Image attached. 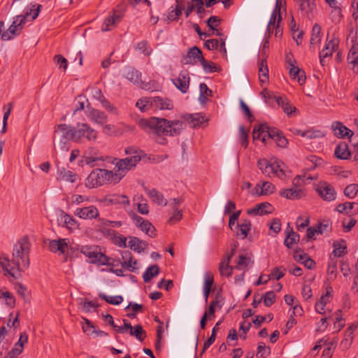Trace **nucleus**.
<instances>
[{
    "mask_svg": "<svg viewBox=\"0 0 358 358\" xmlns=\"http://www.w3.org/2000/svg\"><path fill=\"white\" fill-rule=\"evenodd\" d=\"M28 341V336L26 333H22L20 336L18 341L15 344L14 348L9 352V355H13V356H17L20 355L24 348V343H27Z\"/></svg>",
    "mask_w": 358,
    "mask_h": 358,
    "instance_id": "31",
    "label": "nucleus"
},
{
    "mask_svg": "<svg viewBox=\"0 0 358 358\" xmlns=\"http://www.w3.org/2000/svg\"><path fill=\"white\" fill-rule=\"evenodd\" d=\"M30 249L31 243L29 238L26 236L21 238L13 247L11 260L8 256L0 257V265L3 270L16 278L13 271L16 269L20 273L29 266Z\"/></svg>",
    "mask_w": 358,
    "mask_h": 358,
    "instance_id": "2",
    "label": "nucleus"
},
{
    "mask_svg": "<svg viewBox=\"0 0 358 358\" xmlns=\"http://www.w3.org/2000/svg\"><path fill=\"white\" fill-rule=\"evenodd\" d=\"M334 247V251L333 254L334 256L340 257L346 252V244L344 241H342L341 242L336 241L333 244Z\"/></svg>",
    "mask_w": 358,
    "mask_h": 358,
    "instance_id": "44",
    "label": "nucleus"
},
{
    "mask_svg": "<svg viewBox=\"0 0 358 358\" xmlns=\"http://www.w3.org/2000/svg\"><path fill=\"white\" fill-rule=\"evenodd\" d=\"M200 96L199 100L201 103H204L207 96H212V91L210 90L205 83H201L199 85Z\"/></svg>",
    "mask_w": 358,
    "mask_h": 358,
    "instance_id": "51",
    "label": "nucleus"
},
{
    "mask_svg": "<svg viewBox=\"0 0 358 358\" xmlns=\"http://www.w3.org/2000/svg\"><path fill=\"white\" fill-rule=\"evenodd\" d=\"M270 354V348L265 343H260L257 348V358H265Z\"/></svg>",
    "mask_w": 358,
    "mask_h": 358,
    "instance_id": "55",
    "label": "nucleus"
},
{
    "mask_svg": "<svg viewBox=\"0 0 358 358\" xmlns=\"http://www.w3.org/2000/svg\"><path fill=\"white\" fill-rule=\"evenodd\" d=\"M173 214L170 218L168 220V223L170 224H173L176 222L180 221L182 217V212L178 208L173 209Z\"/></svg>",
    "mask_w": 358,
    "mask_h": 358,
    "instance_id": "58",
    "label": "nucleus"
},
{
    "mask_svg": "<svg viewBox=\"0 0 358 358\" xmlns=\"http://www.w3.org/2000/svg\"><path fill=\"white\" fill-rule=\"evenodd\" d=\"M122 16L120 14H117L115 12L113 13L112 15L108 16L104 20L101 30L103 31H107L112 29V27H115V24L120 21Z\"/></svg>",
    "mask_w": 358,
    "mask_h": 358,
    "instance_id": "30",
    "label": "nucleus"
},
{
    "mask_svg": "<svg viewBox=\"0 0 358 358\" xmlns=\"http://www.w3.org/2000/svg\"><path fill=\"white\" fill-rule=\"evenodd\" d=\"M74 215L83 220H92L99 217V211L95 206L90 205L76 208Z\"/></svg>",
    "mask_w": 358,
    "mask_h": 358,
    "instance_id": "9",
    "label": "nucleus"
},
{
    "mask_svg": "<svg viewBox=\"0 0 358 358\" xmlns=\"http://www.w3.org/2000/svg\"><path fill=\"white\" fill-rule=\"evenodd\" d=\"M317 192L324 201H331L336 199V193L334 187L326 182L320 183Z\"/></svg>",
    "mask_w": 358,
    "mask_h": 358,
    "instance_id": "12",
    "label": "nucleus"
},
{
    "mask_svg": "<svg viewBox=\"0 0 358 358\" xmlns=\"http://www.w3.org/2000/svg\"><path fill=\"white\" fill-rule=\"evenodd\" d=\"M45 243L48 245V250L51 252L59 253V255H64L69 250V239H47L45 241Z\"/></svg>",
    "mask_w": 358,
    "mask_h": 358,
    "instance_id": "8",
    "label": "nucleus"
},
{
    "mask_svg": "<svg viewBox=\"0 0 358 358\" xmlns=\"http://www.w3.org/2000/svg\"><path fill=\"white\" fill-rule=\"evenodd\" d=\"M159 273V268L157 265L155 264L148 267L143 275V278L145 282H148L153 277L157 276Z\"/></svg>",
    "mask_w": 358,
    "mask_h": 358,
    "instance_id": "38",
    "label": "nucleus"
},
{
    "mask_svg": "<svg viewBox=\"0 0 358 358\" xmlns=\"http://www.w3.org/2000/svg\"><path fill=\"white\" fill-rule=\"evenodd\" d=\"M331 128L334 132V134L340 138H351L354 134V132L352 130L346 127L340 122H333Z\"/></svg>",
    "mask_w": 358,
    "mask_h": 358,
    "instance_id": "19",
    "label": "nucleus"
},
{
    "mask_svg": "<svg viewBox=\"0 0 358 358\" xmlns=\"http://www.w3.org/2000/svg\"><path fill=\"white\" fill-rule=\"evenodd\" d=\"M60 220L63 222V227H65L70 231H74L78 229V221L71 215L67 214L64 210L60 211Z\"/></svg>",
    "mask_w": 358,
    "mask_h": 358,
    "instance_id": "21",
    "label": "nucleus"
},
{
    "mask_svg": "<svg viewBox=\"0 0 358 358\" xmlns=\"http://www.w3.org/2000/svg\"><path fill=\"white\" fill-rule=\"evenodd\" d=\"M138 229L150 237H155L156 236L155 228L148 220H145Z\"/></svg>",
    "mask_w": 358,
    "mask_h": 358,
    "instance_id": "46",
    "label": "nucleus"
},
{
    "mask_svg": "<svg viewBox=\"0 0 358 358\" xmlns=\"http://www.w3.org/2000/svg\"><path fill=\"white\" fill-rule=\"evenodd\" d=\"M150 105L152 109L155 110H171L173 107L169 99L160 96L151 97Z\"/></svg>",
    "mask_w": 358,
    "mask_h": 358,
    "instance_id": "14",
    "label": "nucleus"
},
{
    "mask_svg": "<svg viewBox=\"0 0 358 358\" xmlns=\"http://www.w3.org/2000/svg\"><path fill=\"white\" fill-rule=\"evenodd\" d=\"M177 4L175 8H173L168 15V19L171 21L178 20L179 17L182 14V10L185 8V1L180 2L178 0H176Z\"/></svg>",
    "mask_w": 358,
    "mask_h": 358,
    "instance_id": "36",
    "label": "nucleus"
},
{
    "mask_svg": "<svg viewBox=\"0 0 358 358\" xmlns=\"http://www.w3.org/2000/svg\"><path fill=\"white\" fill-rule=\"evenodd\" d=\"M74 142L81 143L86 139L89 141H96L97 132L87 123H78L74 127Z\"/></svg>",
    "mask_w": 358,
    "mask_h": 358,
    "instance_id": "5",
    "label": "nucleus"
},
{
    "mask_svg": "<svg viewBox=\"0 0 358 358\" xmlns=\"http://www.w3.org/2000/svg\"><path fill=\"white\" fill-rule=\"evenodd\" d=\"M138 124L145 132L156 135L155 141L161 145L166 143V138L162 136H178L186 127V123L183 121L167 120L155 117L141 119L138 121Z\"/></svg>",
    "mask_w": 358,
    "mask_h": 358,
    "instance_id": "1",
    "label": "nucleus"
},
{
    "mask_svg": "<svg viewBox=\"0 0 358 358\" xmlns=\"http://www.w3.org/2000/svg\"><path fill=\"white\" fill-rule=\"evenodd\" d=\"M287 234L284 243L288 248H291L294 243L299 241V236L296 233L294 232L292 229H290V231L287 229Z\"/></svg>",
    "mask_w": 358,
    "mask_h": 358,
    "instance_id": "41",
    "label": "nucleus"
},
{
    "mask_svg": "<svg viewBox=\"0 0 358 358\" xmlns=\"http://www.w3.org/2000/svg\"><path fill=\"white\" fill-rule=\"evenodd\" d=\"M122 257L124 262L122 263V266L130 271H134L137 268V261L133 260L132 255L129 251H124L122 254Z\"/></svg>",
    "mask_w": 358,
    "mask_h": 358,
    "instance_id": "27",
    "label": "nucleus"
},
{
    "mask_svg": "<svg viewBox=\"0 0 358 358\" xmlns=\"http://www.w3.org/2000/svg\"><path fill=\"white\" fill-rule=\"evenodd\" d=\"M193 127L201 125L205 121V117L201 113H196L189 116Z\"/></svg>",
    "mask_w": 358,
    "mask_h": 358,
    "instance_id": "56",
    "label": "nucleus"
},
{
    "mask_svg": "<svg viewBox=\"0 0 358 358\" xmlns=\"http://www.w3.org/2000/svg\"><path fill=\"white\" fill-rule=\"evenodd\" d=\"M88 118L99 124H103L107 122L108 117L105 113L94 108H89L87 111Z\"/></svg>",
    "mask_w": 358,
    "mask_h": 358,
    "instance_id": "20",
    "label": "nucleus"
},
{
    "mask_svg": "<svg viewBox=\"0 0 358 358\" xmlns=\"http://www.w3.org/2000/svg\"><path fill=\"white\" fill-rule=\"evenodd\" d=\"M85 324L83 325V330L87 335L93 334L95 331V326L87 319L83 318Z\"/></svg>",
    "mask_w": 358,
    "mask_h": 358,
    "instance_id": "60",
    "label": "nucleus"
},
{
    "mask_svg": "<svg viewBox=\"0 0 358 358\" xmlns=\"http://www.w3.org/2000/svg\"><path fill=\"white\" fill-rule=\"evenodd\" d=\"M294 1L308 17H310L316 9L315 0H294Z\"/></svg>",
    "mask_w": 358,
    "mask_h": 358,
    "instance_id": "18",
    "label": "nucleus"
},
{
    "mask_svg": "<svg viewBox=\"0 0 358 358\" xmlns=\"http://www.w3.org/2000/svg\"><path fill=\"white\" fill-rule=\"evenodd\" d=\"M334 155L338 159H348L350 156L348 144L345 142L338 144L335 148Z\"/></svg>",
    "mask_w": 358,
    "mask_h": 358,
    "instance_id": "33",
    "label": "nucleus"
},
{
    "mask_svg": "<svg viewBox=\"0 0 358 358\" xmlns=\"http://www.w3.org/2000/svg\"><path fill=\"white\" fill-rule=\"evenodd\" d=\"M358 192V185L350 184L348 185L344 189V194L349 199H353Z\"/></svg>",
    "mask_w": 358,
    "mask_h": 358,
    "instance_id": "52",
    "label": "nucleus"
},
{
    "mask_svg": "<svg viewBox=\"0 0 358 358\" xmlns=\"http://www.w3.org/2000/svg\"><path fill=\"white\" fill-rule=\"evenodd\" d=\"M80 252L90 259L92 263H99L101 265H108L109 258L101 252H97L92 246H83Z\"/></svg>",
    "mask_w": 358,
    "mask_h": 358,
    "instance_id": "7",
    "label": "nucleus"
},
{
    "mask_svg": "<svg viewBox=\"0 0 358 358\" xmlns=\"http://www.w3.org/2000/svg\"><path fill=\"white\" fill-rule=\"evenodd\" d=\"M99 296L107 303L112 305H119L123 301V297L120 295L111 296L101 293L99 294Z\"/></svg>",
    "mask_w": 358,
    "mask_h": 358,
    "instance_id": "47",
    "label": "nucleus"
},
{
    "mask_svg": "<svg viewBox=\"0 0 358 358\" xmlns=\"http://www.w3.org/2000/svg\"><path fill=\"white\" fill-rule=\"evenodd\" d=\"M144 189L152 202L159 206L167 205L166 199L164 197L163 194L156 189L153 188L149 189L147 187H145Z\"/></svg>",
    "mask_w": 358,
    "mask_h": 358,
    "instance_id": "23",
    "label": "nucleus"
},
{
    "mask_svg": "<svg viewBox=\"0 0 358 358\" xmlns=\"http://www.w3.org/2000/svg\"><path fill=\"white\" fill-rule=\"evenodd\" d=\"M197 62H204L201 50L196 46L189 49L186 55L182 56V62L184 64L194 65Z\"/></svg>",
    "mask_w": 358,
    "mask_h": 358,
    "instance_id": "11",
    "label": "nucleus"
},
{
    "mask_svg": "<svg viewBox=\"0 0 358 358\" xmlns=\"http://www.w3.org/2000/svg\"><path fill=\"white\" fill-rule=\"evenodd\" d=\"M151 97H145L137 101L136 106L140 109L141 112H145L151 109L150 105Z\"/></svg>",
    "mask_w": 358,
    "mask_h": 358,
    "instance_id": "49",
    "label": "nucleus"
},
{
    "mask_svg": "<svg viewBox=\"0 0 358 358\" xmlns=\"http://www.w3.org/2000/svg\"><path fill=\"white\" fill-rule=\"evenodd\" d=\"M214 283V276L210 272H206L204 275L203 289H210Z\"/></svg>",
    "mask_w": 358,
    "mask_h": 358,
    "instance_id": "62",
    "label": "nucleus"
},
{
    "mask_svg": "<svg viewBox=\"0 0 358 358\" xmlns=\"http://www.w3.org/2000/svg\"><path fill=\"white\" fill-rule=\"evenodd\" d=\"M275 186L270 182H263L257 184L255 188L257 194L259 195H267L273 192Z\"/></svg>",
    "mask_w": 358,
    "mask_h": 358,
    "instance_id": "37",
    "label": "nucleus"
},
{
    "mask_svg": "<svg viewBox=\"0 0 358 358\" xmlns=\"http://www.w3.org/2000/svg\"><path fill=\"white\" fill-rule=\"evenodd\" d=\"M262 297L264 299V305L267 307H269L275 301L276 295L274 292L269 291L267 292L264 296H262Z\"/></svg>",
    "mask_w": 358,
    "mask_h": 358,
    "instance_id": "54",
    "label": "nucleus"
},
{
    "mask_svg": "<svg viewBox=\"0 0 358 358\" xmlns=\"http://www.w3.org/2000/svg\"><path fill=\"white\" fill-rule=\"evenodd\" d=\"M189 76L187 71L180 73L178 78L173 80L175 86L182 93L187 92L189 86Z\"/></svg>",
    "mask_w": 358,
    "mask_h": 358,
    "instance_id": "16",
    "label": "nucleus"
},
{
    "mask_svg": "<svg viewBox=\"0 0 358 358\" xmlns=\"http://www.w3.org/2000/svg\"><path fill=\"white\" fill-rule=\"evenodd\" d=\"M275 133L276 135H274L272 138L275 141L277 145L283 148H286L288 144L287 138L278 129H276Z\"/></svg>",
    "mask_w": 358,
    "mask_h": 358,
    "instance_id": "50",
    "label": "nucleus"
},
{
    "mask_svg": "<svg viewBox=\"0 0 358 358\" xmlns=\"http://www.w3.org/2000/svg\"><path fill=\"white\" fill-rule=\"evenodd\" d=\"M257 166L263 174L270 178L277 176L283 180L286 177L284 171V163L276 158H271L270 160L266 159H259Z\"/></svg>",
    "mask_w": 358,
    "mask_h": 358,
    "instance_id": "4",
    "label": "nucleus"
},
{
    "mask_svg": "<svg viewBox=\"0 0 358 358\" xmlns=\"http://www.w3.org/2000/svg\"><path fill=\"white\" fill-rule=\"evenodd\" d=\"M53 138L55 149L56 143L59 149L62 152H67L70 148L69 142H74V127L66 124H59L55 127Z\"/></svg>",
    "mask_w": 358,
    "mask_h": 358,
    "instance_id": "3",
    "label": "nucleus"
},
{
    "mask_svg": "<svg viewBox=\"0 0 358 358\" xmlns=\"http://www.w3.org/2000/svg\"><path fill=\"white\" fill-rule=\"evenodd\" d=\"M259 125L262 134V142L265 143L266 138H272L274 135H276L275 133L276 129H270L266 124H261Z\"/></svg>",
    "mask_w": 358,
    "mask_h": 358,
    "instance_id": "43",
    "label": "nucleus"
},
{
    "mask_svg": "<svg viewBox=\"0 0 358 358\" xmlns=\"http://www.w3.org/2000/svg\"><path fill=\"white\" fill-rule=\"evenodd\" d=\"M253 261L250 253L241 254L238 255L237 266L235 268L243 269L252 266Z\"/></svg>",
    "mask_w": 358,
    "mask_h": 358,
    "instance_id": "34",
    "label": "nucleus"
},
{
    "mask_svg": "<svg viewBox=\"0 0 358 358\" xmlns=\"http://www.w3.org/2000/svg\"><path fill=\"white\" fill-rule=\"evenodd\" d=\"M351 43L352 46L350 49L347 59L349 64L353 65L352 69L354 71L357 72L358 68L357 71H356L355 67L358 66V37H352Z\"/></svg>",
    "mask_w": 358,
    "mask_h": 358,
    "instance_id": "15",
    "label": "nucleus"
},
{
    "mask_svg": "<svg viewBox=\"0 0 358 358\" xmlns=\"http://www.w3.org/2000/svg\"><path fill=\"white\" fill-rule=\"evenodd\" d=\"M108 203L110 204H129V200L125 195L113 194L106 199Z\"/></svg>",
    "mask_w": 358,
    "mask_h": 358,
    "instance_id": "39",
    "label": "nucleus"
},
{
    "mask_svg": "<svg viewBox=\"0 0 358 358\" xmlns=\"http://www.w3.org/2000/svg\"><path fill=\"white\" fill-rule=\"evenodd\" d=\"M84 162L86 164L90 165L91 166H94V162L97 161H103V157L99 156L97 154V150L90 148L85 153Z\"/></svg>",
    "mask_w": 358,
    "mask_h": 358,
    "instance_id": "25",
    "label": "nucleus"
},
{
    "mask_svg": "<svg viewBox=\"0 0 358 358\" xmlns=\"http://www.w3.org/2000/svg\"><path fill=\"white\" fill-rule=\"evenodd\" d=\"M331 7L332 8V10L330 14L331 20L334 23H338V22H339V21L341 20V19L342 17L341 8L338 4L335 5V6H331Z\"/></svg>",
    "mask_w": 358,
    "mask_h": 358,
    "instance_id": "53",
    "label": "nucleus"
},
{
    "mask_svg": "<svg viewBox=\"0 0 358 358\" xmlns=\"http://www.w3.org/2000/svg\"><path fill=\"white\" fill-rule=\"evenodd\" d=\"M250 229V221L248 220H243L240 224H236L234 231L236 233L237 236H240L242 239H244L248 236Z\"/></svg>",
    "mask_w": 358,
    "mask_h": 358,
    "instance_id": "22",
    "label": "nucleus"
},
{
    "mask_svg": "<svg viewBox=\"0 0 358 358\" xmlns=\"http://www.w3.org/2000/svg\"><path fill=\"white\" fill-rule=\"evenodd\" d=\"M141 155H136L129 156L124 159H120L116 164V167L119 171L130 170L141 161Z\"/></svg>",
    "mask_w": 358,
    "mask_h": 358,
    "instance_id": "13",
    "label": "nucleus"
},
{
    "mask_svg": "<svg viewBox=\"0 0 358 358\" xmlns=\"http://www.w3.org/2000/svg\"><path fill=\"white\" fill-rule=\"evenodd\" d=\"M333 54V52L331 51L329 49H327L326 47H324L322 51L320 52V63L322 66H324L326 64V59L331 57Z\"/></svg>",
    "mask_w": 358,
    "mask_h": 358,
    "instance_id": "63",
    "label": "nucleus"
},
{
    "mask_svg": "<svg viewBox=\"0 0 358 358\" xmlns=\"http://www.w3.org/2000/svg\"><path fill=\"white\" fill-rule=\"evenodd\" d=\"M129 334L131 336H135L136 339L140 341H143L146 337V333L140 324L136 325L134 327L131 326V330H130Z\"/></svg>",
    "mask_w": 358,
    "mask_h": 358,
    "instance_id": "45",
    "label": "nucleus"
},
{
    "mask_svg": "<svg viewBox=\"0 0 358 358\" xmlns=\"http://www.w3.org/2000/svg\"><path fill=\"white\" fill-rule=\"evenodd\" d=\"M201 64L204 70L207 73H212L217 71L216 65L212 62H206L204 59V62H201Z\"/></svg>",
    "mask_w": 358,
    "mask_h": 358,
    "instance_id": "64",
    "label": "nucleus"
},
{
    "mask_svg": "<svg viewBox=\"0 0 358 358\" xmlns=\"http://www.w3.org/2000/svg\"><path fill=\"white\" fill-rule=\"evenodd\" d=\"M231 260L229 257H224L219 265V271L220 275L227 278L231 277L233 273V270L235 267L229 265Z\"/></svg>",
    "mask_w": 358,
    "mask_h": 358,
    "instance_id": "32",
    "label": "nucleus"
},
{
    "mask_svg": "<svg viewBox=\"0 0 358 358\" xmlns=\"http://www.w3.org/2000/svg\"><path fill=\"white\" fill-rule=\"evenodd\" d=\"M55 62L59 66L60 69H63L66 71L68 66V62L66 58H64L61 55H57L54 57Z\"/></svg>",
    "mask_w": 358,
    "mask_h": 358,
    "instance_id": "57",
    "label": "nucleus"
},
{
    "mask_svg": "<svg viewBox=\"0 0 358 358\" xmlns=\"http://www.w3.org/2000/svg\"><path fill=\"white\" fill-rule=\"evenodd\" d=\"M18 316L19 314H17L15 317H13V313H10L8 316L9 318L6 321H2V324L5 323V326L6 325L8 327H17V326L19 324Z\"/></svg>",
    "mask_w": 358,
    "mask_h": 358,
    "instance_id": "59",
    "label": "nucleus"
},
{
    "mask_svg": "<svg viewBox=\"0 0 358 358\" xmlns=\"http://www.w3.org/2000/svg\"><path fill=\"white\" fill-rule=\"evenodd\" d=\"M148 244L146 241H142L137 237H131L128 246L135 252L141 253L145 250Z\"/></svg>",
    "mask_w": 358,
    "mask_h": 358,
    "instance_id": "29",
    "label": "nucleus"
},
{
    "mask_svg": "<svg viewBox=\"0 0 358 358\" xmlns=\"http://www.w3.org/2000/svg\"><path fill=\"white\" fill-rule=\"evenodd\" d=\"M58 175L61 180L70 182H75L76 178V174L64 168L58 169Z\"/></svg>",
    "mask_w": 358,
    "mask_h": 358,
    "instance_id": "40",
    "label": "nucleus"
},
{
    "mask_svg": "<svg viewBox=\"0 0 358 358\" xmlns=\"http://www.w3.org/2000/svg\"><path fill=\"white\" fill-rule=\"evenodd\" d=\"M280 195L287 199L296 200L305 196L306 193L303 188L291 187L281 190Z\"/></svg>",
    "mask_w": 358,
    "mask_h": 358,
    "instance_id": "17",
    "label": "nucleus"
},
{
    "mask_svg": "<svg viewBox=\"0 0 358 358\" xmlns=\"http://www.w3.org/2000/svg\"><path fill=\"white\" fill-rule=\"evenodd\" d=\"M124 76L127 79L130 80L134 85L140 87L142 89L148 90L150 87L148 84L143 83L141 80V73L138 70H136L133 67H127L124 70Z\"/></svg>",
    "mask_w": 358,
    "mask_h": 358,
    "instance_id": "10",
    "label": "nucleus"
},
{
    "mask_svg": "<svg viewBox=\"0 0 358 358\" xmlns=\"http://www.w3.org/2000/svg\"><path fill=\"white\" fill-rule=\"evenodd\" d=\"M259 81L266 83L268 80V68L266 59H262L258 64Z\"/></svg>",
    "mask_w": 358,
    "mask_h": 358,
    "instance_id": "35",
    "label": "nucleus"
},
{
    "mask_svg": "<svg viewBox=\"0 0 358 358\" xmlns=\"http://www.w3.org/2000/svg\"><path fill=\"white\" fill-rule=\"evenodd\" d=\"M113 177V173L105 169L93 171L86 179V186L94 188L108 182Z\"/></svg>",
    "mask_w": 358,
    "mask_h": 358,
    "instance_id": "6",
    "label": "nucleus"
},
{
    "mask_svg": "<svg viewBox=\"0 0 358 358\" xmlns=\"http://www.w3.org/2000/svg\"><path fill=\"white\" fill-rule=\"evenodd\" d=\"M297 134L308 139L319 138L324 136L321 131L312 129H308L303 131L299 130L297 131Z\"/></svg>",
    "mask_w": 358,
    "mask_h": 358,
    "instance_id": "42",
    "label": "nucleus"
},
{
    "mask_svg": "<svg viewBox=\"0 0 358 358\" xmlns=\"http://www.w3.org/2000/svg\"><path fill=\"white\" fill-rule=\"evenodd\" d=\"M260 210V215L269 214L273 212V206L267 202L261 203L258 204Z\"/></svg>",
    "mask_w": 358,
    "mask_h": 358,
    "instance_id": "61",
    "label": "nucleus"
},
{
    "mask_svg": "<svg viewBox=\"0 0 358 358\" xmlns=\"http://www.w3.org/2000/svg\"><path fill=\"white\" fill-rule=\"evenodd\" d=\"M336 210L347 215L358 213V204L354 202H345L337 206Z\"/></svg>",
    "mask_w": 358,
    "mask_h": 358,
    "instance_id": "26",
    "label": "nucleus"
},
{
    "mask_svg": "<svg viewBox=\"0 0 358 358\" xmlns=\"http://www.w3.org/2000/svg\"><path fill=\"white\" fill-rule=\"evenodd\" d=\"M321 27L319 24H315L313 27L312 29V34L310 38V44L311 45H315L320 42L321 41Z\"/></svg>",
    "mask_w": 358,
    "mask_h": 358,
    "instance_id": "48",
    "label": "nucleus"
},
{
    "mask_svg": "<svg viewBox=\"0 0 358 358\" xmlns=\"http://www.w3.org/2000/svg\"><path fill=\"white\" fill-rule=\"evenodd\" d=\"M289 69V75L293 79H296L300 85L305 83L306 77L303 70L300 69L294 64L290 62Z\"/></svg>",
    "mask_w": 358,
    "mask_h": 358,
    "instance_id": "24",
    "label": "nucleus"
},
{
    "mask_svg": "<svg viewBox=\"0 0 358 358\" xmlns=\"http://www.w3.org/2000/svg\"><path fill=\"white\" fill-rule=\"evenodd\" d=\"M93 97L99 101L102 106L110 112H113L115 110V108L105 98L102 92L99 89H94L92 92Z\"/></svg>",
    "mask_w": 358,
    "mask_h": 358,
    "instance_id": "28",
    "label": "nucleus"
}]
</instances>
